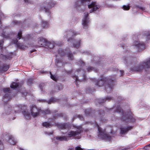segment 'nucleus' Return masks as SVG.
<instances>
[{
	"mask_svg": "<svg viewBox=\"0 0 150 150\" xmlns=\"http://www.w3.org/2000/svg\"><path fill=\"white\" fill-rule=\"evenodd\" d=\"M40 72L42 73H44L45 72L44 71H40Z\"/></svg>",
	"mask_w": 150,
	"mask_h": 150,
	"instance_id": "6e6d98bb",
	"label": "nucleus"
},
{
	"mask_svg": "<svg viewBox=\"0 0 150 150\" xmlns=\"http://www.w3.org/2000/svg\"><path fill=\"white\" fill-rule=\"evenodd\" d=\"M134 45L139 51L145 48V45L143 43H139L138 41L134 42Z\"/></svg>",
	"mask_w": 150,
	"mask_h": 150,
	"instance_id": "9b49d317",
	"label": "nucleus"
},
{
	"mask_svg": "<svg viewBox=\"0 0 150 150\" xmlns=\"http://www.w3.org/2000/svg\"><path fill=\"white\" fill-rule=\"evenodd\" d=\"M41 110L37 108L34 105H32L30 106V114L27 110L24 111L23 115L27 119H30L31 118V115L34 117L37 116L39 114Z\"/></svg>",
	"mask_w": 150,
	"mask_h": 150,
	"instance_id": "7ed1b4c3",
	"label": "nucleus"
},
{
	"mask_svg": "<svg viewBox=\"0 0 150 150\" xmlns=\"http://www.w3.org/2000/svg\"><path fill=\"white\" fill-rule=\"evenodd\" d=\"M4 148L3 145L2 143V142L0 140V150H3Z\"/></svg>",
	"mask_w": 150,
	"mask_h": 150,
	"instance_id": "f704fd0d",
	"label": "nucleus"
},
{
	"mask_svg": "<svg viewBox=\"0 0 150 150\" xmlns=\"http://www.w3.org/2000/svg\"><path fill=\"white\" fill-rule=\"evenodd\" d=\"M22 107V105H20L19 106V107L21 108V109H22L21 107Z\"/></svg>",
	"mask_w": 150,
	"mask_h": 150,
	"instance_id": "864d4df0",
	"label": "nucleus"
},
{
	"mask_svg": "<svg viewBox=\"0 0 150 150\" xmlns=\"http://www.w3.org/2000/svg\"><path fill=\"white\" fill-rule=\"evenodd\" d=\"M47 41L42 37H40L38 39V44L40 46L43 47L46 46Z\"/></svg>",
	"mask_w": 150,
	"mask_h": 150,
	"instance_id": "ddd939ff",
	"label": "nucleus"
},
{
	"mask_svg": "<svg viewBox=\"0 0 150 150\" xmlns=\"http://www.w3.org/2000/svg\"><path fill=\"white\" fill-rule=\"evenodd\" d=\"M123 8L124 10H128L129 9L130 7L128 5H124L123 6Z\"/></svg>",
	"mask_w": 150,
	"mask_h": 150,
	"instance_id": "7c9ffc66",
	"label": "nucleus"
},
{
	"mask_svg": "<svg viewBox=\"0 0 150 150\" xmlns=\"http://www.w3.org/2000/svg\"><path fill=\"white\" fill-rule=\"evenodd\" d=\"M116 112L119 113L120 115H122L121 117L122 120L123 121H125L126 122H128L129 121L131 122H134V119L133 118L131 112L129 111L128 114H126L124 113L123 110H121V108L118 106L116 110Z\"/></svg>",
	"mask_w": 150,
	"mask_h": 150,
	"instance_id": "20e7f679",
	"label": "nucleus"
},
{
	"mask_svg": "<svg viewBox=\"0 0 150 150\" xmlns=\"http://www.w3.org/2000/svg\"><path fill=\"white\" fill-rule=\"evenodd\" d=\"M68 57L69 59V60H72L73 58V57L71 53L69 52L67 54Z\"/></svg>",
	"mask_w": 150,
	"mask_h": 150,
	"instance_id": "cd10ccee",
	"label": "nucleus"
},
{
	"mask_svg": "<svg viewBox=\"0 0 150 150\" xmlns=\"http://www.w3.org/2000/svg\"><path fill=\"white\" fill-rule=\"evenodd\" d=\"M87 69L88 71H91L93 70H94V69L92 67H89L87 68Z\"/></svg>",
	"mask_w": 150,
	"mask_h": 150,
	"instance_id": "c9c22d12",
	"label": "nucleus"
},
{
	"mask_svg": "<svg viewBox=\"0 0 150 150\" xmlns=\"http://www.w3.org/2000/svg\"><path fill=\"white\" fill-rule=\"evenodd\" d=\"M13 110L11 106L10 107H6L5 108V110L6 111H9V112H11V111H12V113H13L14 112H16V110Z\"/></svg>",
	"mask_w": 150,
	"mask_h": 150,
	"instance_id": "5701e85b",
	"label": "nucleus"
},
{
	"mask_svg": "<svg viewBox=\"0 0 150 150\" xmlns=\"http://www.w3.org/2000/svg\"><path fill=\"white\" fill-rule=\"evenodd\" d=\"M132 128V126H129L127 127H121L120 128V133L121 134H125L127 133L129 130H130Z\"/></svg>",
	"mask_w": 150,
	"mask_h": 150,
	"instance_id": "4468645a",
	"label": "nucleus"
},
{
	"mask_svg": "<svg viewBox=\"0 0 150 150\" xmlns=\"http://www.w3.org/2000/svg\"><path fill=\"white\" fill-rule=\"evenodd\" d=\"M35 51H36V50H32L31 51H30V53H32V52H35Z\"/></svg>",
	"mask_w": 150,
	"mask_h": 150,
	"instance_id": "8fccbe9b",
	"label": "nucleus"
},
{
	"mask_svg": "<svg viewBox=\"0 0 150 150\" xmlns=\"http://www.w3.org/2000/svg\"><path fill=\"white\" fill-rule=\"evenodd\" d=\"M72 77L73 78H76V79H75L76 81H78V77L77 76H76V75H74V76H72Z\"/></svg>",
	"mask_w": 150,
	"mask_h": 150,
	"instance_id": "a19ab883",
	"label": "nucleus"
},
{
	"mask_svg": "<svg viewBox=\"0 0 150 150\" xmlns=\"http://www.w3.org/2000/svg\"><path fill=\"white\" fill-rule=\"evenodd\" d=\"M88 7L89 8H93L92 10L90 11V13L95 11L100 8V6L98 5L96 2H92L90 4L88 5Z\"/></svg>",
	"mask_w": 150,
	"mask_h": 150,
	"instance_id": "f8f14e48",
	"label": "nucleus"
},
{
	"mask_svg": "<svg viewBox=\"0 0 150 150\" xmlns=\"http://www.w3.org/2000/svg\"><path fill=\"white\" fill-rule=\"evenodd\" d=\"M120 72L121 74V76H122L123 74L124 71H123L120 70Z\"/></svg>",
	"mask_w": 150,
	"mask_h": 150,
	"instance_id": "c03bdc74",
	"label": "nucleus"
},
{
	"mask_svg": "<svg viewBox=\"0 0 150 150\" xmlns=\"http://www.w3.org/2000/svg\"><path fill=\"white\" fill-rule=\"evenodd\" d=\"M9 68L8 65H5L3 67V70L4 71H6Z\"/></svg>",
	"mask_w": 150,
	"mask_h": 150,
	"instance_id": "c756f323",
	"label": "nucleus"
},
{
	"mask_svg": "<svg viewBox=\"0 0 150 150\" xmlns=\"http://www.w3.org/2000/svg\"><path fill=\"white\" fill-rule=\"evenodd\" d=\"M52 2L49 1V0H47V1L44 2L42 4V5L41 6V9L43 10L44 9L46 12H49V9L46 8V7H51V5L52 4Z\"/></svg>",
	"mask_w": 150,
	"mask_h": 150,
	"instance_id": "0eeeda50",
	"label": "nucleus"
},
{
	"mask_svg": "<svg viewBox=\"0 0 150 150\" xmlns=\"http://www.w3.org/2000/svg\"><path fill=\"white\" fill-rule=\"evenodd\" d=\"M42 25L44 28H46L48 26L49 23L46 21H44L42 23Z\"/></svg>",
	"mask_w": 150,
	"mask_h": 150,
	"instance_id": "bb28decb",
	"label": "nucleus"
},
{
	"mask_svg": "<svg viewBox=\"0 0 150 150\" xmlns=\"http://www.w3.org/2000/svg\"><path fill=\"white\" fill-rule=\"evenodd\" d=\"M68 150H74L73 149H69Z\"/></svg>",
	"mask_w": 150,
	"mask_h": 150,
	"instance_id": "052dcab7",
	"label": "nucleus"
},
{
	"mask_svg": "<svg viewBox=\"0 0 150 150\" xmlns=\"http://www.w3.org/2000/svg\"><path fill=\"white\" fill-rule=\"evenodd\" d=\"M80 40H73L72 42H73V47L77 49L79 48L80 46Z\"/></svg>",
	"mask_w": 150,
	"mask_h": 150,
	"instance_id": "a211bd4d",
	"label": "nucleus"
},
{
	"mask_svg": "<svg viewBox=\"0 0 150 150\" xmlns=\"http://www.w3.org/2000/svg\"><path fill=\"white\" fill-rule=\"evenodd\" d=\"M59 64H61V65H62V63H61L60 62H58L57 63V65L59 66H60V65H59Z\"/></svg>",
	"mask_w": 150,
	"mask_h": 150,
	"instance_id": "de8ad7c7",
	"label": "nucleus"
},
{
	"mask_svg": "<svg viewBox=\"0 0 150 150\" xmlns=\"http://www.w3.org/2000/svg\"><path fill=\"white\" fill-rule=\"evenodd\" d=\"M38 101L41 102H47L46 100L43 99L39 100H38ZM57 101V100L56 98H52L50 99V100L49 101H47V102L48 104H50L51 103V102H56Z\"/></svg>",
	"mask_w": 150,
	"mask_h": 150,
	"instance_id": "f3484780",
	"label": "nucleus"
},
{
	"mask_svg": "<svg viewBox=\"0 0 150 150\" xmlns=\"http://www.w3.org/2000/svg\"><path fill=\"white\" fill-rule=\"evenodd\" d=\"M55 45L56 44L53 41L50 42L47 41L46 45V46H47L49 48L52 49L55 47Z\"/></svg>",
	"mask_w": 150,
	"mask_h": 150,
	"instance_id": "6ab92c4d",
	"label": "nucleus"
},
{
	"mask_svg": "<svg viewBox=\"0 0 150 150\" xmlns=\"http://www.w3.org/2000/svg\"><path fill=\"white\" fill-rule=\"evenodd\" d=\"M46 134H49V135L52 134V132H47Z\"/></svg>",
	"mask_w": 150,
	"mask_h": 150,
	"instance_id": "09e8293b",
	"label": "nucleus"
},
{
	"mask_svg": "<svg viewBox=\"0 0 150 150\" xmlns=\"http://www.w3.org/2000/svg\"><path fill=\"white\" fill-rule=\"evenodd\" d=\"M22 36V33L21 31H19L18 35V37L17 38L19 40L20 39L21 37Z\"/></svg>",
	"mask_w": 150,
	"mask_h": 150,
	"instance_id": "473e14b6",
	"label": "nucleus"
},
{
	"mask_svg": "<svg viewBox=\"0 0 150 150\" xmlns=\"http://www.w3.org/2000/svg\"><path fill=\"white\" fill-rule=\"evenodd\" d=\"M95 126L98 129V138L107 139H110L112 136L107 134L105 129H103L100 127L98 124L96 122H95Z\"/></svg>",
	"mask_w": 150,
	"mask_h": 150,
	"instance_id": "39448f33",
	"label": "nucleus"
},
{
	"mask_svg": "<svg viewBox=\"0 0 150 150\" xmlns=\"http://www.w3.org/2000/svg\"><path fill=\"white\" fill-rule=\"evenodd\" d=\"M147 147H148V146H145V147H144V149H146V150L147 149H147Z\"/></svg>",
	"mask_w": 150,
	"mask_h": 150,
	"instance_id": "603ef678",
	"label": "nucleus"
},
{
	"mask_svg": "<svg viewBox=\"0 0 150 150\" xmlns=\"http://www.w3.org/2000/svg\"><path fill=\"white\" fill-rule=\"evenodd\" d=\"M90 0H79L76 2L75 4L77 6H79L81 4L88 1H89Z\"/></svg>",
	"mask_w": 150,
	"mask_h": 150,
	"instance_id": "412c9836",
	"label": "nucleus"
},
{
	"mask_svg": "<svg viewBox=\"0 0 150 150\" xmlns=\"http://www.w3.org/2000/svg\"><path fill=\"white\" fill-rule=\"evenodd\" d=\"M2 36L4 38H8V37H9V36H8L5 35V34L4 33V34L3 33L2 34Z\"/></svg>",
	"mask_w": 150,
	"mask_h": 150,
	"instance_id": "58836bf2",
	"label": "nucleus"
},
{
	"mask_svg": "<svg viewBox=\"0 0 150 150\" xmlns=\"http://www.w3.org/2000/svg\"><path fill=\"white\" fill-rule=\"evenodd\" d=\"M18 42V40L17 39H16L15 40H14L13 41V42L15 44H17Z\"/></svg>",
	"mask_w": 150,
	"mask_h": 150,
	"instance_id": "79ce46f5",
	"label": "nucleus"
},
{
	"mask_svg": "<svg viewBox=\"0 0 150 150\" xmlns=\"http://www.w3.org/2000/svg\"><path fill=\"white\" fill-rule=\"evenodd\" d=\"M145 35L146 36L147 38L148 39L150 38V32L149 31H146L145 33Z\"/></svg>",
	"mask_w": 150,
	"mask_h": 150,
	"instance_id": "2f4dec72",
	"label": "nucleus"
},
{
	"mask_svg": "<svg viewBox=\"0 0 150 150\" xmlns=\"http://www.w3.org/2000/svg\"><path fill=\"white\" fill-rule=\"evenodd\" d=\"M18 86V84L16 82H13L11 85L10 87L12 88H17Z\"/></svg>",
	"mask_w": 150,
	"mask_h": 150,
	"instance_id": "b1692460",
	"label": "nucleus"
},
{
	"mask_svg": "<svg viewBox=\"0 0 150 150\" xmlns=\"http://www.w3.org/2000/svg\"><path fill=\"white\" fill-rule=\"evenodd\" d=\"M106 121V120L105 118H102L101 119V121L102 122H105Z\"/></svg>",
	"mask_w": 150,
	"mask_h": 150,
	"instance_id": "37998d69",
	"label": "nucleus"
},
{
	"mask_svg": "<svg viewBox=\"0 0 150 150\" xmlns=\"http://www.w3.org/2000/svg\"><path fill=\"white\" fill-rule=\"evenodd\" d=\"M76 128L77 130L75 131H70L67 133L68 137H77L80 134L82 131V128L81 126L71 125L68 123L60 124L58 125V128L60 129H72V127Z\"/></svg>",
	"mask_w": 150,
	"mask_h": 150,
	"instance_id": "f257e3e1",
	"label": "nucleus"
},
{
	"mask_svg": "<svg viewBox=\"0 0 150 150\" xmlns=\"http://www.w3.org/2000/svg\"><path fill=\"white\" fill-rule=\"evenodd\" d=\"M112 133H113V132H112H112H111V134H112Z\"/></svg>",
	"mask_w": 150,
	"mask_h": 150,
	"instance_id": "e2e57ef3",
	"label": "nucleus"
},
{
	"mask_svg": "<svg viewBox=\"0 0 150 150\" xmlns=\"http://www.w3.org/2000/svg\"><path fill=\"white\" fill-rule=\"evenodd\" d=\"M42 125L43 126L47 128L51 126V124L49 122H45L43 123Z\"/></svg>",
	"mask_w": 150,
	"mask_h": 150,
	"instance_id": "a878e982",
	"label": "nucleus"
},
{
	"mask_svg": "<svg viewBox=\"0 0 150 150\" xmlns=\"http://www.w3.org/2000/svg\"><path fill=\"white\" fill-rule=\"evenodd\" d=\"M5 138L7 142L10 144L12 145H14L16 144V141L14 137L9 133L6 134L5 136Z\"/></svg>",
	"mask_w": 150,
	"mask_h": 150,
	"instance_id": "1a4fd4ad",
	"label": "nucleus"
},
{
	"mask_svg": "<svg viewBox=\"0 0 150 150\" xmlns=\"http://www.w3.org/2000/svg\"><path fill=\"white\" fill-rule=\"evenodd\" d=\"M100 80L96 81L94 79H93V81H95V85L97 86L100 87L102 85H104L105 89L107 92H109L111 91L112 88L113 87L112 82L115 80L114 75H113L109 78L104 77L103 76Z\"/></svg>",
	"mask_w": 150,
	"mask_h": 150,
	"instance_id": "f03ea898",
	"label": "nucleus"
},
{
	"mask_svg": "<svg viewBox=\"0 0 150 150\" xmlns=\"http://www.w3.org/2000/svg\"><path fill=\"white\" fill-rule=\"evenodd\" d=\"M24 1L26 3H29L30 2V1H29V0H24Z\"/></svg>",
	"mask_w": 150,
	"mask_h": 150,
	"instance_id": "49530a36",
	"label": "nucleus"
},
{
	"mask_svg": "<svg viewBox=\"0 0 150 150\" xmlns=\"http://www.w3.org/2000/svg\"><path fill=\"white\" fill-rule=\"evenodd\" d=\"M150 68V58L149 59L146 61L141 64H140L138 66L133 68V70L135 71H140L143 69L147 70V69Z\"/></svg>",
	"mask_w": 150,
	"mask_h": 150,
	"instance_id": "423d86ee",
	"label": "nucleus"
},
{
	"mask_svg": "<svg viewBox=\"0 0 150 150\" xmlns=\"http://www.w3.org/2000/svg\"><path fill=\"white\" fill-rule=\"evenodd\" d=\"M58 54L61 56H63L65 54V52L64 50H62L61 48H59L58 50Z\"/></svg>",
	"mask_w": 150,
	"mask_h": 150,
	"instance_id": "393cba45",
	"label": "nucleus"
},
{
	"mask_svg": "<svg viewBox=\"0 0 150 150\" xmlns=\"http://www.w3.org/2000/svg\"><path fill=\"white\" fill-rule=\"evenodd\" d=\"M80 64H83V62L81 60L80 62Z\"/></svg>",
	"mask_w": 150,
	"mask_h": 150,
	"instance_id": "3c124183",
	"label": "nucleus"
},
{
	"mask_svg": "<svg viewBox=\"0 0 150 150\" xmlns=\"http://www.w3.org/2000/svg\"><path fill=\"white\" fill-rule=\"evenodd\" d=\"M112 99L111 97H108L106 98V100H110Z\"/></svg>",
	"mask_w": 150,
	"mask_h": 150,
	"instance_id": "a18cd8bd",
	"label": "nucleus"
},
{
	"mask_svg": "<svg viewBox=\"0 0 150 150\" xmlns=\"http://www.w3.org/2000/svg\"><path fill=\"white\" fill-rule=\"evenodd\" d=\"M75 150H83L79 146H77L75 147Z\"/></svg>",
	"mask_w": 150,
	"mask_h": 150,
	"instance_id": "4c0bfd02",
	"label": "nucleus"
},
{
	"mask_svg": "<svg viewBox=\"0 0 150 150\" xmlns=\"http://www.w3.org/2000/svg\"><path fill=\"white\" fill-rule=\"evenodd\" d=\"M3 41L2 40H1L0 41V47H2L3 46Z\"/></svg>",
	"mask_w": 150,
	"mask_h": 150,
	"instance_id": "ea45409f",
	"label": "nucleus"
},
{
	"mask_svg": "<svg viewBox=\"0 0 150 150\" xmlns=\"http://www.w3.org/2000/svg\"><path fill=\"white\" fill-rule=\"evenodd\" d=\"M56 139L60 141H68L69 139L67 137L65 136L58 137H56Z\"/></svg>",
	"mask_w": 150,
	"mask_h": 150,
	"instance_id": "aec40b11",
	"label": "nucleus"
},
{
	"mask_svg": "<svg viewBox=\"0 0 150 150\" xmlns=\"http://www.w3.org/2000/svg\"><path fill=\"white\" fill-rule=\"evenodd\" d=\"M134 59L131 57H124V63L127 66H130V65L133 63V60Z\"/></svg>",
	"mask_w": 150,
	"mask_h": 150,
	"instance_id": "9d476101",
	"label": "nucleus"
},
{
	"mask_svg": "<svg viewBox=\"0 0 150 150\" xmlns=\"http://www.w3.org/2000/svg\"><path fill=\"white\" fill-rule=\"evenodd\" d=\"M22 23L20 22H18L16 20L13 21L12 23V26H14L15 25H21L22 26Z\"/></svg>",
	"mask_w": 150,
	"mask_h": 150,
	"instance_id": "4be33fe9",
	"label": "nucleus"
},
{
	"mask_svg": "<svg viewBox=\"0 0 150 150\" xmlns=\"http://www.w3.org/2000/svg\"><path fill=\"white\" fill-rule=\"evenodd\" d=\"M50 72V75L51 78L53 80L56 81L57 80V78L56 76L55 75H52L51 72Z\"/></svg>",
	"mask_w": 150,
	"mask_h": 150,
	"instance_id": "c85d7f7f",
	"label": "nucleus"
},
{
	"mask_svg": "<svg viewBox=\"0 0 150 150\" xmlns=\"http://www.w3.org/2000/svg\"><path fill=\"white\" fill-rule=\"evenodd\" d=\"M74 31L73 30H69L66 32L64 33V35L65 36H66L67 38H70L71 37L75 35Z\"/></svg>",
	"mask_w": 150,
	"mask_h": 150,
	"instance_id": "2eb2a0df",
	"label": "nucleus"
},
{
	"mask_svg": "<svg viewBox=\"0 0 150 150\" xmlns=\"http://www.w3.org/2000/svg\"><path fill=\"white\" fill-rule=\"evenodd\" d=\"M137 8H139L141 9L142 11H145V8L142 7H139V6H137Z\"/></svg>",
	"mask_w": 150,
	"mask_h": 150,
	"instance_id": "e433bc0d",
	"label": "nucleus"
},
{
	"mask_svg": "<svg viewBox=\"0 0 150 150\" xmlns=\"http://www.w3.org/2000/svg\"><path fill=\"white\" fill-rule=\"evenodd\" d=\"M80 72H81V71H81V70H80Z\"/></svg>",
	"mask_w": 150,
	"mask_h": 150,
	"instance_id": "0e129e2a",
	"label": "nucleus"
},
{
	"mask_svg": "<svg viewBox=\"0 0 150 150\" xmlns=\"http://www.w3.org/2000/svg\"><path fill=\"white\" fill-rule=\"evenodd\" d=\"M86 114H87V113H86Z\"/></svg>",
	"mask_w": 150,
	"mask_h": 150,
	"instance_id": "69168bd1",
	"label": "nucleus"
},
{
	"mask_svg": "<svg viewBox=\"0 0 150 150\" xmlns=\"http://www.w3.org/2000/svg\"><path fill=\"white\" fill-rule=\"evenodd\" d=\"M1 18H0V27H1Z\"/></svg>",
	"mask_w": 150,
	"mask_h": 150,
	"instance_id": "5fc2aeb1",
	"label": "nucleus"
},
{
	"mask_svg": "<svg viewBox=\"0 0 150 150\" xmlns=\"http://www.w3.org/2000/svg\"><path fill=\"white\" fill-rule=\"evenodd\" d=\"M70 40V38L68 39V41H69Z\"/></svg>",
	"mask_w": 150,
	"mask_h": 150,
	"instance_id": "680f3d73",
	"label": "nucleus"
},
{
	"mask_svg": "<svg viewBox=\"0 0 150 150\" xmlns=\"http://www.w3.org/2000/svg\"><path fill=\"white\" fill-rule=\"evenodd\" d=\"M104 102V100H103L101 102H99L100 103H102Z\"/></svg>",
	"mask_w": 150,
	"mask_h": 150,
	"instance_id": "4d7b16f0",
	"label": "nucleus"
},
{
	"mask_svg": "<svg viewBox=\"0 0 150 150\" xmlns=\"http://www.w3.org/2000/svg\"><path fill=\"white\" fill-rule=\"evenodd\" d=\"M15 117H13V118H11V119H12V120H14V119H15Z\"/></svg>",
	"mask_w": 150,
	"mask_h": 150,
	"instance_id": "bf43d9fd",
	"label": "nucleus"
},
{
	"mask_svg": "<svg viewBox=\"0 0 150 150\" xmlns=\"http://www.w3.org/2000/svg\"><path fill=\"white\" fill-rule=\"evenodd\" d=\"M88 13L87 12L84 13V17L83 19L82 25L84 28H88L89 23V19L88 18Z\"/></svg>",
	"mask_w": 150,
	"mask_h": 150,
	"instance_id": "6e6552de",
	"label": "nucleus"
},
{
	"mask_svg": "<svg viewBox=\"0 0 150 150\" xmlns=\"http://www.w3.org/2000/svg\"><path fill=\"white\" fill-rule=\"evenodd\" d=\"M10 88H6L3 89V91L5 93V95L4 96V99L3 100L4 102H6V100H5V99L7 98V99H9V98L8 97V93L10 91Z\"/></svg>",
	"mask_w": 150,
	"mask_h": 150,
	"instance_id": "dca6fc26",
	"label": "nucleus"
},
{
	"mask_svg": "<svg viewBox=\"0 0 150 150\" xmlns=\"http://www.w3.org/2000/svg\"><path fill=\"white\" fill-rule=\"evenodd\" d=\"M147 146H149V147H150V144L148 145Z\"/></svg>",
	"mask_w": 150,
	"mask_h": 150,
	"instance_id": "13d9d810",
	"label": "nucleus"
},
{
	"mask_svg": "<svg viewBox=\"0 0 150 150\" xmlns=\"http://www.w3.org/2000/svg\"><path fill=\"white\" fill-rule=\"evenodd\" d=\"M32 79H29L28 80V84L29 85H31V84H32Z\"/></svg>",
	"mask_w": 150,
	"mask_h": 150,
	"instance_id": "72a5a7b5",
	"label": "nucleus"
}]
</instances>
